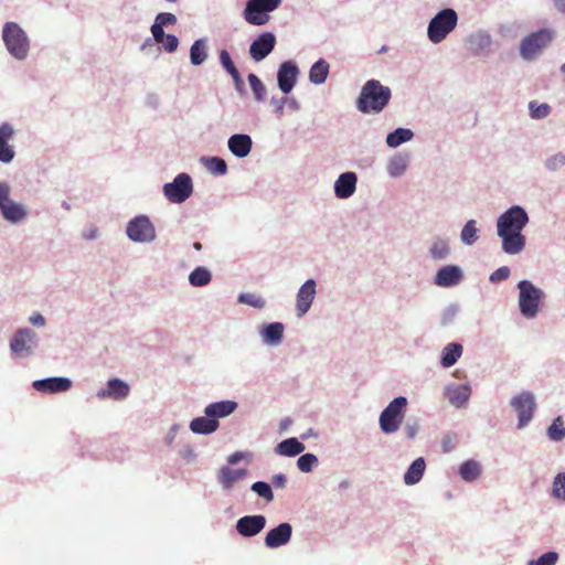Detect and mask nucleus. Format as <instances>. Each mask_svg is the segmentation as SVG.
I'll return each mask as SVG.
<instances>
[{
  "instance_id": "nucleus-1",
  "label": "nucleus",
  "mask_w": 565,
  "mask_h": 565,
  "mask_svg": "<svg viewBox=\"0 0 565 565\" xmlns=\"http://www.w3.org/2000/svg\"><path fill=\"white\" fill-rule=\"evenodd\" d=\"M392 92L377 79H369L362 86L356 108L363 114H380L390 103Z\"/></svg>"
},
{
  "instance_id": "nucleus-2",
  "label": "nucleus",
  "mask_w": 565,
  "mask_h": 565,
  "mask_svg": "<svg viewBox=\"0 0 565 565\" xmlns=\"http://www.w3.org/2000/svg\"><path fill=\"white\" fill-rule=\"evenodd\" d=\"M2 41L8 53L17 61H24L30 52V39L17 22H6L2 28Z\"/></svg>"
},
{
  "instance_id": "nucleus-3",
  "label": "nucleus",
  "mask_w": 565,
  "mask_h": 565,
  "mask_svg": "<svg viewBox=\"0 0 565 565\" xmlns=\"http://www.w3.org/2000/svg\"><path fill=\"white\" fill-rule=\"evenodd\" d=\"M458 14L451 8H446L436 13L427 26V38L434 44L441 43L457 26Z\"/></svg>"
},
{
  "instance_id": "nucleus-4",
  "label": "nucleus",
  "mask_w": 565,
  "mask_h": 565,
  "mask_svg": "<svg viewBox=\"0 0 565 565\" xmlns=\"http://www.w3.org/2000/svg\"><path fill=\"white\" fill-rule=\"evenodd\" d=\"M555 31L541 29L526 35L520 43V55L525 61H534L552 43Z\"/></svg>"
},
{
  "instance_id": "nucleus-5",
  "label": "nucleus",
  "mask_w": 565,
  "mask_h": 565,
  "mask_svg": "<svg viewBox=\"0 0 565 565\" xmlns=\"http://www.w3.org/2000/svg\"><path fill=\"white\" fill-rule=\"evenodd\" d=\"M280 4L281 1L277 0H247L243 18L250 25H265L270 20V13L278 9Z\"/></svg>"
},
{
  "instance_id": "nucleus-6",
  "label": "nucleus",
  "mask_w": 565,
  "mask_h": 565,
  "mask_svg": "<svg viewBox=\"0 0 565 565\" xmlns=\"http://www.w3.org/2000/svg\"><path fill=\"white\" fill-rule=\"evenodd\" d=\"M518 287L520 289L519 307L521 313L525 318H534L539 312V307L544 298V292L529 280H521Z\"/></svg>"
},
{
  "instance_id": "nucleus-7",
  "label": "nucleus",
  "mask_w": 565,
  "mask_h": 565,
  "mask_svg": "<svg viewBox=\"0 0 565 565\" xmlns=\"http://www.w3.org/2000/svg\"><path fill=\"white\" fill-rule=\"evenodd\" d=\"M407 399L403 396L394 398L380 415V427L383 433L392 434L398 430L403 418Z\"/></svg>"
},
{
  "instance_id": "nucleus-8",
  "label": "nucleus",
  "mask_w": 565,
  "mask_h": 565,
  "mask_svg": "<svg viewBox=\"0 0 565 565\" xmlns=\"http://www.w3.org/2000/svg\"><path fill=\"white\" fill-rule=\"evenodd\" d=\"M529 221L526 212L520 206H512L498 218V235L521 232Z\"/></svg>"
},
{
  "instance_id": "nucleus-9",
  "label": "nucleus",
  "mask_w": 565,
  "mask_h": 565,
  "mask_svg": "<svg viewBox=\"0 0 565 565\" xmlns=\"http://www.w3.org/2000/svg\"><path fill=\"white\" fill-rule=\"evenodd\" d=\"M10 186L0 182V211L3 217L12 223L21 222L26 216V211L21 204L10 200Z\"/></svg>"
},
{
  "instance_id": "nucleus-10",
  "label": "nucleus",
  "mask_w": 565,
  "mask_h": 565,
  "mask_svg": "<svg viewBox=\"0 0 565 565\" xmlns=\"http://www.w3.org/2000/svg\"><path fill=\"white\" fill-rule=\"evenodd\" d=\"M127 235L134 242H151L156 237V231L150 220L140 215L128 223Z\"/></svg>"
},
{
  "instance_id": "nucleus-11",
  "label": "nucleus",
  "mask_w": 565,
  "mask_h": 565,
  "mask_svg": "<svg viewBox=\"0 0 565 565\" xmlns=\"http://www.w3.org/2000/svg\"><path fill=\"white\" fill-rule=\"evenodd\" d=\"M511 405L518 413L519 428L524 427L529 422H531L536 407L535 399L532 393L523 392L514 396L511 401Z\"/></svg>"
},
{
  "instance_id": "nucleus-12",
  "label": "nucleus",
  "mask_w": 565,
  "mask_h": 565,
  "mask_svg": "<svg viewBox=\"0 0 565 565\" xmlns=\"http://www.w3.org/2000/svg\"><path fill=\"white\" fill-rule=\"evenodd\" d=\"M275 45V34L273 32H264L259 34L249 45V55L253 61L260 62L273 52Z\"/></svg>"
},
{
  "instance_id": "nucleus-13",
  "label": "nucleus",
  "mask_w": 565,
  "mask_h": 565,
  "mask_svg": "<svg viewBox=\"0 0 565 565\" xmlns=\"http://www.w3.org/2000/svg\"><path fill=\"white\" fill-rule=\"evenodd\" d=\"M299 73V67L294 61H285L279 65L277 84L284 94H289L294 89Z\"/></svg>"
},
{
  "instance_id": "nucleus-14",
  "label": "nucleus",
  "mask_w": 565,
  "mask_h": 565,
  "mask_svg": "<svg viewBox=\"0 0 565 565\" xmlns=\"http://www.w3.org/2000/svg\"><path fill=\"white\" fill-rule=\"evenodd\" d=\"M192 179H173V182L166 183L163 192L172 203L184 202L192 193Z\"/></svg>"
},
{
  "instance_id": "nucleus-15",
  "label": "nucleus",
  "mask_w": 565,
  "mask_h": 565,
  "mask_svg": "<svg viewBox=\"0 0 565 565\" xmlns=\"http://www.w3.org/2000/svg\"><path fill=\"white\" fill-rule=\"evenodd\" d=\"M34 339L35 333L31 329L25 328L18 330L10 342L12 353L20 358L29 355Z\"/></svg>"
},
{
  "instance_id": "nucleus-16",
  "label": "nucleus",
  "mask_w": 565,
  "mask_h": 565,
  "mask_svg": "<svg viewBox=\"0 0 565 565\" xmlns=\"http://www.w3.org/2000/svg\"><path fill=\"white\" fill-rule=\"evenodd\" d=\"M14 134L15 129L10 122L0 125V162L2 163H10L14 159V147L9 143Z\"/></svg>"
},
{
  "instance_id": "nucleus-17",
  "label": "nucleus",
  "mask_w": 565,
  "mask_h": 565,
  "mask_svg": "<svg viewBox=\"0 0 565 565\" xmlns=\"http://www.w3.org/2000/svg\"><path fill=\"white\" fill-rule=\"evenodd\" d=\"M266 525L264 515H245L236 522V531L245 537L255 536L260 533Z\"/></svg>"
},
{
  "instance_id": "nucleus-18",
  "label": "nucleus",
  "mask_w": 565,
  "mask_h": 565,
  "mask_svg": "<svg viewBox=\"0 0 565 565\" xmlns=\"http://www.w3.org/2000/svg\"><path fill=\"white\" fill-rule=\"evenodd\" d=\"M316 296V281L313 279H308L298 290L297 294V313L299 317L305 316L315 299Z\"/></svg>"
},
{
  "instance_id": "nucleus-19",
  "label": "nucleus",
  "mask_w": 565,
  "mask_h": 565,
  "mask_svg": "<svg viewBox=\"0 0 565 565\" xmlns=\"http://www.w3.org/2000/svg\"><path fill=\"white\" fill-rule=\"evenodd\" d=\"M291 534V525L289 523H280L266 534L265 545L269 548H277L286 545L290 541Z\"/></svg>"
},
{
  "instance_id": "nucleus-20",
  "label": "nucleus",
  "mask_w": 565,
  "mask_h": 565,
  "mask_svg": "<svg viewBox=\"0 0 565 565\" xmlns=\"http://www.w3.org/2000/svg\"><path fill=\"white\" fill-rule=\"evenodd\" d=\"M227 147L231 153L236 158H245L252 151L253 140L247 134H235L228 138Z\"/></svg>"
},
{
  "instance_id": "nucleus-21",
  "label": "nucleus",
  "mask_w": 565,
  "mask_h": 565,
  "mask_svg": "<svg viewBox=\"0 0 565 565\" xmlns=\"http://www.w3.org/2000/svg\"><path fill=\"white\" fill-rule=\"evenodd\" d=\"M72 386L71 380L66 377H50L33 382V387L39 392L57 393L65 392Z\"/></svg>"
},
{
  "instance_id": "nucleus-22",
  "label": "nucleus",
  "mask_w": 565,
  "mask_h": 565,
  "mask_svg": "<svg viewBox=\"0 0 565 565\" xmlns=\"http://www.w3.org/2000/svg\"><path fill=\"white\" fill-rule=\"evenodd\" d=\"M462 273L459 267L448 265L440 268L435 276V284L440 287H450L459 284Z\"/></svg>"
},
{
  "instance_id": "nucleus-23",
  "label": "nucleus",
  "mask_w": 565,
  "mask_h": 565,
  "mask_svg": "<svg viewBox=\"0 0 565 565\" xmlns=\"http://www.w3.org/2000/svg\"><path fill=\"white\" fill-rule=\"evenodd\" d=\"M129 385L119 379L109 380L107 383V387L98 392L97 396L99 398H114L117 401L124 399L129 394Z\"/></svg>"
},
{
  "instance_id": "nucleus-24",
  "label": "nucleus",
  "mask_w": 565,
  "mask_h": 565,
  "mask_svg": "<svg viewBox=\"0 0 565 565\" xmlns=\"http://www.w3.org/2000/svg\"><path fill=\"white\" fill-rule=\"evenodd\" d=\"M499 236L502 238V248L507 254H519L525 246V237L521 232H510Z\"/></svg>"
},
{
  "instance_id": "nucleus-25",
  "label": "nucleus",
  "mask_w": 565,
  "mask_h": 565,
  "mask_svg": "<svg viewBox=\"0 0 565 565\" xmlns=\"http://www.w3.org/2000/svg\"><path fill=\"white\" fill-rule=\"evenodd\" d=\"M237 407V403L233 401H222L207 405L204 413L212 419L222 418L231 415Z\"/></svg>"
},
{
  "instance_id": "nucleus-26",
  "label": "nucleus",
  "mask_w": 565,
  "mask_h": 565,
  "mask_svg": "<svg viewBox=\"0 0 565 565\" xmlns=\"http://www.w3.org/2000/svg\"><path fill=\"white\" fill-rule=\"evenodd\" d=\"M470 50L476 54L488 53L492 45V38L486 31H477L468 38Z\"/></svg>"
},
{
  "instance_id": "nucleus-27",
  "label": "nucleus",
  "mask_w": 565,
  "mask_h": 565,
  "mask_svg": "<svg viewBox=\"0 0 565 565\" xmlns=\"http://www.w3.org/2000/svg\"><path fill=\"white\" fill-rule=\"evenodd\" d=\"M305 445L300 443L296 437H290L275 447V452L279 456L295 457L305 450Z\"/></svg>"
},
{
  "instance_id": "nucleus-28",
  "label": "nucleus",
  "mask_w": 565,
  "mask_h": 565,
  "mask_svg": "<svg viewBox=\"0 0 565 565\" xmlns=\"http://www.w3.org/2000/svg\"><path fill=\"white\" fill-rule=\"evenodd\" d=\"M246 475L245 469H233L231 467H223L218 472V481L226 490L232 489L233 484L243 479Z\"/></svg>"
},
{
  "instance_id": "nucleus-29",
  "label": "nucleus",
  "mask_w": 565,
  "mask_h": 565,
  "mask_svg": "<svg viewBox=\"0 0 565 565\" xmlns=\"http://www.w3.org/2000/svg\"><path fill=\"white\" fill-rule=\"evenodd\" d=\"M199 163L207 173L213 175L225 174L227 172L226 161L221 157H201Z\"/></svg>"
},
{
  "instance_id": "nucleus-30",
  "label": "nucleus",
  "mask_w": 565,
  "mask_h": 565,
  "mask_svg": "<svg viewBox=\"0 0 565 565\" xmlns=\"http://www.w3.org/2000/svg\"><path fill=\"white\" fill-rule=\"evenodd\" d=\"M413 138L414 131L412 129L399 127L386 136L385 142L388 148L395 149Z\"/></svg>"
},
{
  "instance_id": "nucleus-31",
  "label": "nucleus",
  "mask_w": 565,
  "mask_h": 565,
  "mask_svg": "<svg viewBox=\"0 0 565 565\" xmlns=\"http://www.w3.org/2000/svg\"><path fill=\"white\" fill-rule=\"evenodd\" d=\"M218 428V422L211 417H196L190 423V429L194 434L209 435Z\"/></svg>"
},
{
  "instance_id": "nucleus-32",
  "label": "nucleus",
  "mask_w": 565,
  "mask_h": 565,
  "mask_svg": "<svg viewBox=\"0 0 565 565\" xmlns=\"http://www.w3.org/2000/svg\"><path fill=\"white\" fill-rule=\"evenodd\" d=\"M207 58V40L198 39L190 47V61L194 66H199Z\"/></svg>"
},
{
  "instance_id": "nucleus-33",
  "label": "nucleus",
  "mask_w": 565,
  "mask_h": 565,
  "mask_svg": "<svg viewBox=\"0 0 565 565\" xmlns=\"http://www.w3.org/2000/svg\"><path fill=\"white\" fill-rule=\"evenodd\" d=\"M329 64L326 60H318L309 71V81L315 85L323 84L329 75Z\"/></svg>"
},
{
  "instance_id": "nucleus-34",
  "label": "nucleus",
  "mask_w": 565,
  "mask_h": 565,
  "mask_svg": "<svg viewBox=\"0 0 565 565\" xmlns=\"http://www.w3.org/2000/svg\"><path fill=\"white\" fill-rule=\"evenodd\" d=\"M408 163V156L401 153L395 154L390 159L387 163V172L391 174V177H399L407 171Z\"/></svg>"
},
{
  "instance_id": "nucleus-35",
  "label": "nucleus",
  "mask_w": 565,
  "mask_h": 565,
  "mask_svg": "<svg viewBox=\"0 0 565 565\" xmlns=\"http://www.w3.org/2000/svg\"><path fill=\"white\" fill-rule=\"evenodd\" d=\"M284 334V324L280 322H273L264 327L262 331L263 339L266 343L278 344Z\"/></svg>"
},
{
  "instance_id": "nucleus-36",
  "label": "nucleus",
  "mask_w": 565,
  "mask_h": 565,
  "mask_svg": "<svg viewBox=\"0 0 565 565\" xmlns=\"http://www.w3.org/2000/svg\"><path fill=\"white\" fill-rule=\"evenodd\" d=\"M426 465L423 458H417L413 461L406 473L404 475V482L406 484H415L417 483L425 471Z\"/></svg>"
},
{
  "instance_id": "nucleus-37",
  "label": "nucleus",
  "mask_w": 565,
  "mask_h": 565,
  "mask_svg": "<svg viewBox=\"0 0 565 565\" xmlns=\"http://www.w3.org/2000/svg\"><path fill=\"white\" fill-rule=\"evenodd\" d=\"M462 347L458 343H449L445 347L441 355V365L444 367H450L461 356Z\"/></svg>"
},
{
  "instance_id": "nucleus-38",
  "label": "nucleus",
  "mask_w": 565,
  "mask_h": 565,
  "mask_svg": "<svg viewBox=\"0 0 565 565\" xmlns=\"http://www.w3.org/2000/svg\"><path fill=\"white\" fill-rule=\"evenodd\" d=\"M459 473L465 481L472 482L480 477L481 466L475 460H467L460 466Z\"/></svg>"
},
{
  "instance_id": "nucleus-39",
  "label": "nucleus",
  "mask_w": 565,
  "mask_h": 565,
  "mask_svg": "<svg viewBox=\"0 0 565 565\" xmlns=\"http://www.w3.org/2000/svg\"><path fill=\"white\" fill-rule=\"evenodd\" d=\"M358 179H337L334 192L338 198L345 199L353 194Z\"/></svg>"
},
{
  "instance_id": "nucleus-40",
  "label": "nucleus",
  "mask_w": 565,
  "mask_h": 565,
  "mask_svg": "<svg viewBox=\"0 0 565 565\" xmlns=\"http://www.w3.org/2000/svg\"><path fill=\"white\" fill-rule=\"evenodd\" d=\"M529 113H530V117L531 119H534V120H540V119H545L546 117L550 116L551 111H552V108L548 104L546 103H537L536 100H531L529 103Z\"/></svg>"
},
{
  "instance_id": "nucleus-41",
  "label": "nucleus",
  "mask_w": 565,
  "mask_h": 565,
  "mask_svg": "<svg viewBox=\"0 0 565 565\" xmlns=\"http://www.w3.org/2000/svg\"><path fill=\"white\" fill-rule=\"evenodd\" d=\"M211 279V273L205 267H196L189 276L190 284L195 287L205 286Z\"/></svg>"
},
{
  "instance_id": "nucleus-42",
  "label": "nucleus",
  "mask_w": 565,
  "mask_h": 565,
  "mask_svg": "<svg viewBox=\"0 0 565 565\" xmlns=\"http://www.w3.org/2000/svg\"><path fill=\"white\" fill-rule=\"evenodd\" d=\"M544 166L548 172L555 173L561 171L565 167V153L559 151L547 157Z\"/></svg>"
},
{
  "instance_id": "nucleus-43",
  "label": "nucleus",
  "mask_w": 565,
  "mask_h": 565,
  "mask_svg": "<svg viewBox=\"0 0 565 565\" xmlns=\"http://www.w3.org/2000/svg\"><path fill=\"white\" fill-rule=\"evenodd\" d=\"M461 239L467 245H472L478 239V228L475 220L466 223L461 231Z\"/></svg>"
},
{
  "instance_id": "nucleus-44",
  "label": "nucleus",
  "mask_w": 565,
  "mask_h": 565,
  "mask_svg": "<svg viewBox=\"0 0 565 565\" xmlns=\"http://www.w3.org/2000/svg\"><path fill=\"white\" fill-rule=\"evenodd\" d=\"M449 401L456 406L463 405L469 398V390L466 386H458L448 393Z\"/></svg>"
},
{
  "instance_id": "nucleus-45",
  "label": "nucleus",
  "mask_w": 565,
  "mask_h": 565,
  "mask_svg": "<svg viewBox=\"0 0 565 565\" xmlns=\"http://www.w3.org/2000/svg\"><path fill=\"white\" fill-rule=\"evenodd\" d=\"M247 78H248V83L250 85V88L253 90L255 99L257 102H263L266 96L265 85L255 74H249Z\"/></svg>"
},
{
  "instance_id": "nucleus-46",
  "label": "nucleus",
  "mask_w": 565,
  "mask_h": 565,
  "mask_svg": "<svg viewBox=\"0 0 565 565\" xmlns=\"http://www.w3.org/2000/svg\"><path fill=\"white\" fill-rule=\"evenodd\" d=\"M551 440L559 441L565 438V427L561 417H557L547 429Z\"/></svg>"
},
{
  "instance_id": "nucleus-47",
  "label": "nucleus",
  "mask_w": 565,
  "mask_h": 565,
  "mask_svg": "<svg viewBox=\"0 0 565 565\" xmlns=\"http://www.w3.org/2000/svg\"><path fill=\"white\" fill-rule=\"evenodd\" d=\"M430 254L431 257L437 260L446 258L449 254L448 243L444 239H436L430 247Z\"/></svg>"
},
{
  "instance_id": "nucleus-48",
  "label": "nucleus",
  "mask_w": 565,
  "mask_h": 565,
  "mask_svg": "<svg viewBox=\"0 0 565 565\" xmlns=\"http://www.w3.org/2000/svg\"><path fill=\"white\" fill-rule=\"evenodd\" d=\"M238 301L248 306H252L257 309H262L265 307L266 301L260 296H257L255 294H241L238 297Z\"/></svg>"
},
{
  "instance_id": "nucleus-49",
  "label": "nucleus",
  "mask_w": 565,
  "mask_h": 565,
  "mask_svg": "<svg viewBox=\"0 0 565 565\" xmlns=\"http://www.w3.org/2000/svg\"><path fill=\"white\" fill-rule=\"evenodd\" d=\"M252 490L256 492L260 498L265 499L267 502L274 500V493L270 486L263 481H257L252 484Z\"/></svg>"
},
{
  "instance_id": "nucleus-50",
  "label": "nucleus",
  "mask_w": 565,
  "mask_h": 565,
  "mask_svg": "<svg viewBox=\"0 0 565 565\" xmlns=\"http://www.w3.org/2000/svg\"><path fill=\"white\" fill-rule=\"evenodd\" d=\"M552 494L556 499H561L565 501V473L559 472L554 481H553V488H552Z\"/></svg>"
},
{
  "instance_id": "nucleus-51",
  "label": "nucleus",
  "mask_w": 565,
  "mask_h": 565,
  "mask_svg": "<svg viewBox=\"0 0 565 565\" xmlns=\"http://www.w3.org/2000/svg\"><path fill=\"white\" fill-rule=\"evenodd\" d=\"M318 459L312 454H305L300 456L297 460L298 469L302 472H310L313 469V466L317 463Z\"/></svg>"
},
{
  "instance_id": "nucleus-52",
  "label": "nucleus",
  "mask_w": 565,
  "mask_h": 565,
  "mask_svg": "<svg viewBox=\"0 0 565 565\" xmlns=\"http://www.w3.org/2000/svg\"><path fill=\"white\" fill-rule=\"evenodd\" d=\"M558 559L556 552H547L539 557L537 561H530L529 565H555Z\"/></svg>"
},
{
  "instance_id": "nucleus-53",
  "label": "nucleus",
  "mask_w": 565,
  "mask_h": 565,
  "mask_svg": "<svg viewBox=\"0 0 565 565\" xmlns=\"http://www.w3.org/2000/svg\"><path fill=\"white\" fill-rule=\"evenodd\" d=\"M154 23H159V25L162 28L172 25L177 23V17L170 12H161L157 14Z\"/></svg>"
},
{
  "instance_id": "nucleus-54",
  "label": "nucleus",
  "mask_w": 565,
  "mask_h": 565,
  "mask_svg": "<svg viewBox=\"0 0 565 565\" xmlns=\"http://www.w3.org/2000/svg\"><path fill=\"white\" fill-rule=\"evenodd\" d=\"M509 276H510L509 267L502 266V267L498 268L497 270H494L490 275V281H492V282H500V281H503V280L508 279Z\"/></svg>"
},
{
  "instance_id": "nucleus-55",
  "label": "nucleus",
  "mask_w": 565,
  "mask_h": 565,
  "mask_svg": "<svg viewBox=\"0 0 565 565\" xmlns=\"http://www.w3.org/2000/svg\"><path fill=\"white\" fill-rule=\"evenodd\" d=\"M163 45V49L168 52V53H172L174 52L177 49H178V45H179V40L175 35L173 34H167L164 36V41L163 43H161Z\"/></svg>"
},
{
  "instance_id": "nucleus-56",
  "label": "nucleus",
  "mask_w": 565,
  "mask_h": 565,
  "mask_svg": "<svg viewBox=\"0 0 565 565\" xmlns=\"http://www.w3.org/2000/svg\"><path fill=\"white\" fill-rule=\"evenodd\" d=\"M220 61H221V64L223 65V67L227 71V72H232L234 71L235 68V65L231 58V55L230 53L226 51V50H222L220 52Z\"/></svg>"
},
{
  "instance_id": "nucleus-57",
  "label": "nucleus",
  "mask_w": 565,
  "mask_h": 565,
  "mask_svg": "<svg viewBox=\"0 0 565 565\" xmlns=\"http://www.w3.org/2000/svg\"><path fill=\"white\" fill-rule=\"evenodd\" d=\"M151 33L153 36V40L159 44L163 43L164 36L167 35L164 33V30L162 26L159 25V23H154L151 25Z\"/></svg>"
},
{
  "instance_id": "nucleus-58",
  "label": "nucleus",
  "mask_w": 565,
  "mask_h": 565,
  "mask_svg": "<svg viewBox=\"0 0 565 565\" xmlns=\"http://www.w3.org/2000/svg\"><path fill=\"white\" fill-rule=\"evenodd\" d=\"M270 104L275 107V114L277 117H281L284 115V107L286 105V97H271Z\"/></svg>"
},
{
  "instance_id": "nucleus-59",
  "label": "nucleus",
  "mask_w": 565,
  "mask_h": 565,
  "mask_svg": "<svg viewBox=\"0 0 565 565\" xmlns=\"http://www.w3.org/2000/svg\"><path fill=\"white\" fill-rule=\"evenodd\" d=\"M286 482H287V479H286L285 475H282V473L275 475L273 478V484L276 488H284L286 486Z\"/></svg>"
},
{
  "instance_id": "nucleus-60",
  "label": "nucleus",
  "mask_w": 565,
  "mask_h": 565,
  "mask_svg": "<svg viewBox=\"0 0 565 565\" xmlns=\"http://www.w3.org/2000/svg\"><path fill=\"white\" fill-rule=\"evenodd\" d=\"M554 9L565 15V0H551Z\"/></svg>"
},
{
  "instance_id": "nucleus-61",
  "label": "nucleus",
  "mask_w": 565,
  "mask_h": 565,
  "mask_svg": "<svg viewBox=\"0 0 565 565\" xmlns=\"http://www.w3.org/2000/svg\"><path fill=\"white\" fill-rule=\"evenodd\" d=\"M286 105L294 111H298L300 109V104L296 98L286 97Z\"/></svg>"
},
{
  "instance_id": "nucleus-62",
  "label": "nucleus",
  "mask_w": 565,
  "mask_h": 565,
  "mask_svg": "<svg viewBox=\"0 0 565 565\" xmlns=\"http://www.w3.org/2000/svg\"><path fill=\"white\" fill-rule=\"evenodd\" d=\"M30 321L34 326H43L45 323L44 318L41 315H35L30 318Z\"/></svg>"
},
{
  "instance_id": "nucleus-63",
  "label": "nucleus",
  "mask_w": 565,
  "mask_h": 565,
  "mask_svg": "<svg viewBox=\"0 0 565 565\" xmlns=\"http://www.w3.org/2000/svg\"><path fill=\"white\" fill-rule=\"evenodd\" d=\"M228 74L232 76L236 86L238 87L242 84V79H241V75H239L237 68L235 67L234 71L228 72Z\"/></svg>"
},
{
  "instance_id": "nucleus-64",
  "label": "nucleus",
  "mask_w": 565,
  "mask_h": 565,
  "mask_svg": "<svg viewBox=\"0 0 565 565\" xmlns=\"http://www.w3.org/2000/svg\"><path fill=\"white\" fill-rule=\"evenodd\" d=\"M242 458H243V454L237 451V452L232 454L228 457V462L234 465V463L238 462L239 460H242Z\"/></svg>"
}]
</instances>
